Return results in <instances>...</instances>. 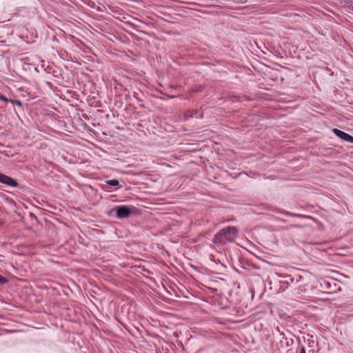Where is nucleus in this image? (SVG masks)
<instances>
[{
    "instance_id": "1",
    "label": "nucleus",
    "mask_w": 353,
    "mask_h": 353,
    "mask_svg": "<svg viewBox=\"0 0 353 353\" xmlns=\"http://www.w3.org/2000/svg\"><path fill=\"white\" fill-rule=\"evenodd\" d=\"M238 230L234 226H227L219 230L214 236L213 242L216 244H226L232 242L237 236Z\"/></svg>"
},
{
    "instance_id": "11",
    "label": "nucleus",
    "mask_w": 353,
    "mask_h": 353,
    "mask_svg": "<svg viewBox=\"0 0 353 353\" xmlns=\"http://www.w3.org/2000/svg\"><path fill=\"white\" fill-rule=\"evenodd\" d=\"M303 279V276H301L300 275H294V281L295 283H299Z\"/></svg>"
},
{
    "instance_id": "4",
    "label": "nucleus",
    "mask_w": 353,
    "mask_h": 353,
    "mask_svg": "<svg viewBox=\"0 0 353 353\" xmlns=\"http://www.w3.org/2000/svg\"><path fill=\"white\" fill-rule=\"evenodd\" d=\"M273 211L275 212H277L279 214H284V215H286L288 216L298 217V218H302V219H312V217L309 215L296 214V213L290 212L286 211L285 210L279 209V208H275Z\"/></svg>"
},
{
    "instance_id": "19",
    "label": "nucleus",
    "mask_w": 353,
    "mask_h": 353,
    "mask_svg": "<svg viewBox=\"0 0 353 353\" xmlns=\"http://www.w3.org/2000/svg\"><path fill=\"white\" fill-rule=\"evenodd\" d=\"M140 107H141V108H145V106H144V105H143V104H141V105H140Z\"/></svg>"
},
{
    "instance_id": "13",
    "label": "nucleus",
    "mask_w": 353,
    "mask_h": 353,
    "mask_svg": "<svg viewBox=\"0 0 353 353\" xmlns=\"http://www.w3.org/2000/svg\"><path fill=\"white\" fill-rule=\"evenodd\" d=\"M0 100L3 101L5 102H9L10 99H8L4 95L0 94Z\"/></svg>"
},
{
    "instance_id": "10",
    "label": "nucleus",
    "mask_w": 353,
    "mask_h": 353,
    "mask_svg": "<svg viewBox=\"0 0 353 353\" xmlns=\"http://www.w3.org/2000/svg\"><path fill=\"white\" fill-rule=\"evenodd\" d=\"M184 117H185V119H188L190 118L193 117V114H192V111L191 110L186 111L185 112V114H184Z\"/></svg>"
},
{
    "instance_id": "2",
    "label": "nucleus",
    "mask_w": 353,
    "mask_h": 353,
    "mask_svg": "<svg viewBox=\"0 0 353 353\" xmlns=\"http://www.w3.org/2000/svg\"><path fill=\"white\" fill-rule=\"evenodd\" d=\"M139 210L133 205H118L108 212V215L119 219L129 217L131 214H138Z\"/></svg>"
},
{
    "instance_id": "17",
    "label": "nucleus",
    "mask_w": 353,
    "mask_h": 353,
    "mask_svg": "<svg viewBox=\"0 0 353 353\" xmlns=\"http://www.w3.org/2000/svg\"><path fill=\"white\" fill-rule=\"evenodd\" d=\"M191 111H192V114H193V117L194 116L196 117L198 111L197 110H191Z\"/></svg>"
},
{
    "instance_id": "18",
    "label": "nucleus",
    "mask_w": 353,
    "mask_h": 353,
    "mask_svg": "<svg viewBox=\"0 0 353 353\" xmlns=\"http://www.w3.org/2000/svg\"><path fill=\"white\" fill-rule=\"evenodd\" d=\"M280 221H281V222H283V223L286 222V220L283 219H280Z\"/></svg>"
},
{
    "instance_id": "5",
    "label": "nucleus",
    "mask_w": 353,
    "mask_h": 353,
    "mask_svg": "<svg viewBox=\"0 0 353 353\" xmlns=\"http://www.w3.org/2000/svg\"><path fill=\"white\" fill-rule=\"evenodd\" d=\"M333 133L341 139L353 143V137L341 130L334 128Z\"/></svg>"
},
{
    "instance_id": "14",
    "label": "nucleus",
    "mask_w": 353,
    "mask_h": 353,
    "mask_svg": "<svg viewBox=\"0 0 353 353\" xmlns=\"http://www.w3.org/2000/svg\"><path fill=\"white\" fill-rule=\"evenodd\" d=\"M301 228V225H297V224H291V225L287 226L286 229H291V228Z\"/></svg>"
},
{
    "instance_id": "6",
    "label": "nucleus",
    "mask_w": 353,
    "mask_h": 353,
    "mask_svg": "<svg viewBox=\"0 0 353 353\" xmlns=\"http://www.w3.org/2000/svg\"><path fill=\"white\" fill-rule=\"evenodd\" d=\"M279 276L283 279L280 281L283 285V288H287L290 284L294 283V276L292 274H280Z\"/></svg>"
},
{
    "instance_id": "15",
    "label": "nucleus",
    "mask_w": 353,
    "mask_h": 353,
    "mask_svg": "<svg viewBox=\"0 0 353 353\" xmlns=\"http://www.w3.org/2000/svg\"><path fill=\"white\" fill-rule=\"evenodd\" d=\"M347 3V7L353 11V1H350Z\"/></svg>"
},
{
    "instance_id": "7",
    "label": "nucleus",
    "mask_w": 353,
    "mask_h": 353,
    "mask_svg": "<svg viewBox=\"0 0 353 353\" xmlns=\"http://www.w3.org/2000/svg\"><path fill=\"white\" fill-rule=\"evenodd\" d=\"M106 185L111 187H117L119 185V181L117 179H111L105 181Z\"/></svg>"
},
{
    "instance_id": "9",
    "label": "nucleus",
    "mask_w": 353,
    "mask_h": 353,
    "mask_svg": "<svg viewBox=\"0 0 353 353\" xmlns=\"http://www.w3.org/2000/svg\"><path fill=\"white\" fill-rule=\"evenodd\" d=\"M9 102L12 103V104H15L20 108H22V103L19 100L10 99Z\"/></svg>"
},
{
    "instance_id": "12",
    "label": "nucleus",
    "mask_w": 353,
    "mask_h": 353,
    "mask_svg": "<svg viewBox=\"0 0 353 353\" xmlns=\"http://www.w3.org/2000/svg\"><path fill=\"white\" fill-rule=\"evenodd\" d=\"M299 353H306L305 347L303 345L299 347Z\"/></svg>"
},
{
    "instance_id": "16",
    "label": "nucleus",
    "mask_w": 353,
    "mask_h": 353,
    "mask_svg": "<svg viewBox=\"0 0 353 353\" xmlns=\"http://www.w3.org/2000/svg\"><path fill=\"white\" fill-rule=\"evenodd\" d=\"M133 96L134 97L139 101H142V99H141L139 97H138V93L136 92H134V94H133Z\"/></svg>"
},
{
    "instance_id": "20",
    "label": "nucleus",
    "mask_w": 353,
    "mask_h": 353,
    "mask_svg": "<svg viewBox=\"0 0 353 353\" xmlns=\"http://www.w3.org/2000/svg\"><path fill=\"white\" fill-rule=\"evenodd\" d=\"M53 74L54 77H57V74H56V73H54V72H53Z\"/></svg>"
},
{
    "instance_id": "3",
    "label": "nucleus",
    "mask_w": 353,
    "mask_h": 353,
    "mask_svg": "<svg viewBox=\"0 0 353 353\" xmlns=\"http://www.w3.org/2000/svg\"><path fill=\"white\" fill-rule=\"evenodd\" d=\"M0 183L13 188L19 186V183L16 179L1 172H0Z\"/></svg>"
},
{
    "instance_id": "8",
    "label": "nucleus",
    "mask_w": 353,
    "mask_h": 353,
    "mask_svg": "<svg viewBox=\"0 0 353 353\" xmlns=\"http://www.w3.org/2000/svg\"><path fill=\"white\" fill-rule=\"evenodd\" d=\"M8 282H9V280L6 277L0 274V285H4L8 283Z\"/></svg>"
}]
</instances>
